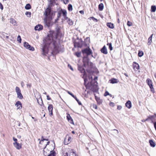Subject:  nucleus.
<instances>
[{
    "label": "nucleus",
    "instance_id": "nucleus-1",
    "mask_svg": "<svg viewBox=\"0 0 156 156\" xmlns=\"http://www.w3.org/2000/svg\"><path fill=\"white\" fill-rule=\"evenodd\" d=\"M59 33V30H58L56 32L50 31V34L43 40L44 44L42 48V54L44 55H46L48 54V48L49 46L52 45L54 47L53 50L56 53H58L60 51V48L59 45H56L54 43L51 44L53 38H57Z\"/></svg>",
    "mask_w": 156,
    "mask_h": 156
},
{
    "label": "nucleus",
    "instance_id": "nucleus-2",
    "mask_svg": "<svg viewBox=\"0 0 156 156\" xmlns=\"http://www.w3.org/2000/svg\"><path fill=\"white\" fill-rule=\"evenodd\" d=\"M44 15L46 16L44 19L45 24L48 27L51 25V20L52 19V14L51 13V9L48 8H47L44 13Z\"/></svg>",
    "mask_w": 156,
    "mask_h": 156
},
{
    "label": "nucleus",
    "instance_id": "nucleus-3",
    "mask_svg": "<svg viewBox=\"0 0 156 156\" xmlns=\"http://www.w3.org/2000/svg\"><path fill=\"white\" fill-rule=\"evenodd\" d=\"M82 52L84 56L85 55L88 56L92 53L91 50L89 48L82 50Z\"/></svg>",
    "mask_w": 156,
    "mask_h": 156
},
{
    "label": "nucleus",
    "instance_id": "nucleus-4",
    "mask_svg": "<svg viewBox=\"0 0 156 156\" xmlns=\"http://www.w3.org/2000/svg\"><path fill=\"white\" fill-rule=\"evenodd\" d=\"M15 90L17 95V97L20 99H22L23 98V96L21 93L20 88L18 87H16Z\"/></svg>",
    "mask_w": 156,
    "mask_h": 156
},
{
    "label": "nucleus",
    "instance_id": "nucleus-5",
    "mask_svg": "<svg viewBox=\"0 0 156 156\" xmlns=\"http://www.w3.org/2000/svg\"><path fill=\"white\" fill-rule=\"evenodd\" d=\"M146 82L149 86V87L151 89V91L152 92H154V89L153 87L152 83L151 80L150 79L148 78L146 80Z\"/></svg>",
    "mask_w": 156,
    "mask_h": 156
},
{
    "label": "nucleus",
    "instance_id": "nucleus-6",
    "mask_svg": "<svg viewBox=\"0 0 156 156\" xmlns=\"http://www.w3.org/2000/svg\"><path fill=\"white\" fill-rule=\"evenodd\" d=\"M78 69L79 71L81 73H83V78L85 77L86 76V73L85 72L84 69L82 66H78Z\"/></svg>",
    "mask_w": 156,
    "mask_h": 156
},
{
    "label": "nucleus",
    "instance_id": "nucleus-7",
    "mask_svg": "<svg viewBox=\"0 0 156 156\" xmlns=\"http://www.w3.org/2000/svg\"><path fill=\"white\" fill-rule=\"evenodd\" d=\"M24 46L27 49H28L30 51H34V48L31 47L27 42H25L24 43Z\"/></svg>",
    "mask_w": 156,
    "mask_h": 156
},
{
    "label": "nucleus",
    "instance_id": "nucleus-8",
    "mask_svg": "<svg viewBox=\"0 0 156 156\" xmlns=\"http://www.w3.org/2000/svg\"><path fill=\"white\" fill-rule=\"evenodd\" d=\"M82 41H76L74 44V46L75 48H81L82 45Z\"/></svg>",
    "mask_w": 156,
    "mask_h": 156
},
{
    "label": "nucleus",
    "instance_id": "nucleus-9",
    "mask_svg": "<svg viewBox=\"0 0 156 156\" xmlns=\"http://www.w3.org/2000/svg\"><path fill=\"white\" fill-rule=\"evenodd\" d=\"M133 68L135 71H137L139 68V66L138 63L134 62L133 63Z\"/></svg>",
    "mask_w": 156,
    "mask_h": 156
},
{
    "label": "nucleus",
    "instance_id": "nucleus-10",
    "mask_svg": "<svg viewBox=\"0 0 156 156\" xmlns=\"http://www.w3.org/2000/svg\"><path fill=\"white\" fill-rule=\"evenodd\" d=\"M48 109L50 112V115H53V105H49L48 107Z\"/></svg>",
    "mask_w": 156,
    "mask_h": 156
},
{
    "label": "nucleus",
    "instance_id": "nucleus-11",
    "mask_svg": "<svg viewBox=\"0 0 156 156\" xmlns=\"http://www.w3.org/2000/svg\"><path fill=\"white\" fill-rule=\"evenodd\" d=\"M15 105L17 107V109H21L22 108V104L20 101H18L16 102Z\"/></svg>",
    "mask_w": 156,
    "mask_h": 156
},
{
    "label": "nucleus",
    "instance_id": "nucleus-12",
    "mask_svg": "<svg viewBox=\"0 0 156 156\" xmlns=\"http://www.w3.org/2000/svg\"><path fill=\"white\" fill-rule=\"evenodd\" d=\"M13 144L14 147L18 150H19L21 148V145L17 142L14 143Z\"/></svg>",
    "mask_w": 156,
    "mask_h": 156
},
{
    "label": "nucleus",
    "instance_id": "nucleus-13",
    "mask_svg": "<svg viewBox=\"0 0 156 156\" xmlns=\"http://www.w3.org/2000/svg\"><path fill=\"white\" fill-rule=\"evenodd\" d=\"M43 27L42 25L38 24L35 27V30H40L43 29Z\"/></svg>",
    "mask_w": 156,
    "mask_h": 156
},
{
    "label": "nucleus",
    "instance_id": "nucleus-14",
    "mask_svg": "<svg viewBox=\"0 0 156 156\" xmlns=\"http://www.w3.org/2000/svg\"><path fill=\"white\" fill-rule=\"evenodd\" d=\"M101 52L104 54H106L108 53L107 49L105 46H104L101 50Z\"/></svg>",
    "mask_w": 156,
    "mask_h": 156
},
{
    "label": "nucleus",
    "instance_id": "nucleus-15",
    "mask_svg": "<svg viewBox=\"0 0 156 156\" xmlns=\"http://www.w3.org/2000/svg\"><path fill=\"white\" fill-rule=\"evenodd\" d=\"M126 106L128 108H130L132 107V104L130 101H128L125 104Z\"/></svg>",
    "mask_w": 156,
    "mask_h": 156
},
{
    "label": "nucleus",
    "instance_id": "nucleus-16",
    "mask_svg": "<svg viewBox=\"0 0 156 156\" xmlns=\"http://www.w3.org/2000/svg\"><path fill=\"white\" fill-rule=\"evenodd\" d=\"M66 20H67L68 23L70 25H72L73 24V21L68 18V17H66Z\"/></svg>",
    "mask_w": 156,
    "mask_h": 156
},
{
    "label": "nucleus",
    "instance_id": "nucleus-17",
    "mask_svg": "<svg viewBox=\"0 0 156 156\" xmlns=\"http://www.w3.org/2000/svg\"><path fill=\"white\" fill-rule=\"evenodd\" d=\"M150 146L153 147H154L155 146V144L153 141L152 140H150L149 141Z\"/></svg>",
    "mask_w": 156,
    "mask_h": 156
},
{
    "label": "nucleus",
    "instance_id": "nucleus-18",
    "mask_svg": "<svg viewBox=\"0 0 156 156\" xmlns=\"http://www.w3.org/2000/svg\"><path fill=\"white\" fill-rule=\"evenodd\" d=\"M61 12L63 16L64 17H66V16L67 14V12L66 10H63L61 9Z\"/></svg>",
    "mask_w": 156,
    "mask_h": 156
},
{
    "label": "nucleus",
    "instance_id": "nucleus-19",
    "mask_svg": "<svg viewBox=\"0 0 156 156\" xmlns=\"http://www.w3.org/2000/svg\"><path fill=\"white\" fill-rule=\"evenodd\" d=\"M153 35V34H152L148 39V44L149 45H150L151 44L152 42V38Z\"/></svg>",
    "mask_w": 156,
    "mask_h": 156
},
{
    "label": "nucleus",
    "instance_id": "nucleus-20",
    "mask_svg": "<svg viewBox=\"0 0 156 156\" xmlns=\"http://www.w3.org/2000/svg\"><path fill=\"white\" fill-rule=\"evenodd\" d=\"M109 81L112 83H116L117 82V80L116 79L112 78L109 80Z\"/></svg>",
    "mask_w": 156,
    "mask_h": 156
},
{
    "label": "nucleus",
    "instance_id": "nucleus-21",
    "mask_svg": "<svg viewBox=\"0 0 156 156\" xmlns=\"http://www.w3.org/2000/svg\"><path fill=\"white\" fill-rule=\"evenodd\" d=\"M103 7L104 5L103 3H101L99 5L98 9L100 11H102L103 9Z\"/></svg>",
    "mask_w": 156,
    "mask_h": 156
},
{
    "label": "nucleus",
    "instance_id": "nucleus-22",
    "mask_svg": "<svg viewBox=\"0 0 156 156\" xmlns=\"http://www.w3.org/2000/svg\"><path fill=\"white\" fill-rule=\"evenodd\" d=\"M155 117V115H150L148 116L147 117V119H150L151 120V122L152 123H153L154 122L152 120V119L153 118Z\"/></svg>",
    "mask_w": 156,
    "mask_h": 156
},
{
    "label": "nucleus",
    "instance_id": "nucleus-23",
    "mask_svg": "<svg viewBox=\"0 0 156 156\" xmlns=\"http://www.w3.org/2000/svg\"><path fill=\"white\" fill-rule=\"evenodd\" d=\"M51 153L49 154L48 156H55L56 154V152L54 151H51Z\"/></svg>",
    "mask_w": 156,
    "mask_h": 156
},
{
    "label": "nucleus",
    "instance_id": "nucleus-24",
    "mask_svg": "<svg viewBox=\"0 0 156 156\" xmlns=\"http://www.w3.org/2000/svg\"><path fill=\"white\" fill-rule=\"evenodd\" d=\"M107 26L109 28H114L113 24L111 23H107Z\"/></svg>",
    "mask_w": 156,
    "mask_h": 156
},
{
    "label": "nucleus",
    "instance_id": "nucleus-25",
    "mask_svg": "<svg viewBox=\"0 0 156 156\" xmlns=\"http://www.w3.org/2000/svg\"><path fill=\"white\" fill-rule=\"evenodd\" d=\"M156 10V6L155 5H152L151 7V11L154 12Z\"/></svg>",
    "mask_w": 156,
    "mask_h": 156
},
{
    "label": "nucleus",
    "instance_id": "nucleus-26",
    "mask_svg": "<svg viewBox=\"0 0 156 156\" xmlns=\"http://www.w3.org/2000/svg\"><path fill=\"white\" fill-rule=\"evenodd\" d=\"M31 8V6L30 4H27L25 6V9H29Z\"/></svg>",
    "mask_w": 156,
    "mask_h": 156
},
{
    "label": "nucleus",
    "instance_id": "nucleus-27",
    "mask_svg": "<svg viewBox=\"0 0 156 156\" xmlns=\"http://www.w3.org/2000/svg\"><path fill=\"white\" fill-rule=\"evenodd\" d=\"M71 137H69V138H68V141L67 142H66V139H65V141H64V144H68L71 141Z\"/></svg>",
    "mask_w": 156,
    "mask_h": 156
},
{
    "label": "nucleus",
    "instance_id": "nucleus-28",
    "mask_svg": "<svg viewBox=\"0 0 156 156\" xmlns=\"http://www.w3.org/2000/svg\"><path fill=\"white\" fill-rule=\"evenodd\" d=\"M10 22L14 25H16V21L13 18H11L10 19Z\"/></svg>",
    "mask_w": 156,
    "mask_h": 156
},
{
    "label": "nucleus",
    "instance_id": "nucleus-29",
    "mask_svg": "<svg viewBox=\"0 0 156 156\" xmlns=\"http://www.w3.org/2000/svg\"><path fill=\"white\" fill-rule=\"evenodd\" d=\"M68 10L69 11H72L73 10V7L72 5L69 4L68 5Z\"/></svg>",
    "mask_w": 156,
    "mask_h": 156
},
{
    "label": "nucleus",
    "instance_id": "nucleus-30",
    "mask_svg": "<svg viewBox=\"0 0 156 156\" xmlns=\"http://www.w3.org/2000/svg\"><path fill=\"white\" fill-rule=\"evenodd\" d=\"M144 55V53L142 51H139L138 53V55L139 57H141Z\"/></svg>",
    "mask_w": 156,
    "mask_h": 156
},
{
    "label": "nucleus",
    "instance_id": "nucleus-31",
    "mask_svg": "<svg viewBox=\"0 0 156 156\" xmlns=\"http://www.w3.org/2000/svg\"><path fill=\"white\" fill-rule=\"evenodd\" d=\"M66 117L67 119L68 120V121H69L70 119H72L70 115L69 114L67 113Z\"/></svg>",
    "mask_w": 156,
    "mask_h": 156
},
{
    "label": "nucleus",
    "instance_id": "nucleus-32",
    "mask_svg": "<svg viewBox=\"0 0 156 156\" xmlns=\"http://www.w3.org/2000/svg\"><path fill=\"white\" fill-rule=\"evenodd\" d=\"M25 15L28 17H30L31 15V13L30 12H26L25 13Z\"/></svg>",
    "mask_w": 156,
    "mask_h": 156
},
{
    "label": "nucleus",
    "instance_id": "nucleus-33",
    "mask_svg": "<svg viewBox=\"0 0 156 156\" xmlns=\"http://www.w3.org/2000/svg\"><path fill=\"white\" fill-rule=\"evenodd\" d=\"M104 95L105 96H106L108 95H109V96H110L111 97H112V95L111 94H109L108 92L107 91H105L104 94Z\"/></svg>",
    "mask_w": 156,
    "mask_h": 156
},
{
    "label": "nucleus",
    "instance_id": "nucleus-34",
    "mask_svg": "<svg viewBox=\"0 0 156 156\" xmlns=\"http://www.w3.org/2000/svg\"><path fill=\"white\" fill-rule=\"evenodd\" d=\"M17 41L20 43L21 42V37L20 36L18 35L17 37Z\"/></svg>",
    "mask_w": 156,
    "mask_h": 156
},
{
    "label": "nucleus",
    "instance_id": "nucleus-35",
    "mask_svg": "<svg viewBox=\"0 0 156 156\" xmlns=\"http://www.w3.org/2000/svg\"><path fill=\"white\" fill-rule=\"evenodd\" d=\"M107 45H109V48L110 50H112V44L111 43H108L107 44Z\"/></svg>",
    "mask_w": 156,
    "mask_h": 156
},
{
    "label": "nucleus",
    "instance_id": "nucleus-36",
    "mask_svg": "<svg viewBox=\"0 0 156 156\" xmlns=\"http://www.w3.org/2000/svg\"><path fill=\"white\" fill-rule=\"evenodd\" d=\"M74 98L75 99L76 101L78 103V104L79 105H81V102L75 96Z\"/></svg>",
    "mask_w": 156,
    "mask_h": 156
},
{
    "label": "nucleus",
    "instance_id": "nucleus-37",
    "mask_svg": "<svg viewBox=\"0 0 156 156\" xmlns=\"http://www.w3.org/2000/svg\"><path fill=\"white\" fill-rule=\"evenodd\" d=\"M62 14V13L61 12V10H60V11H59L58 12V15L57 16L58 17V18L60 17L61 16Z\"/></svg>",
    "mask_w": 156,
    "mask_h": 156
},
{
    "label": "nucleus",
    "instance_id": "nucleus-38",
    "mask_svg": "<svg viewBox=\"0 0 156 156\" xmlns=\"http://www.w3.org/2000/svg\"><path fill=\"white\" fill-rule=\"evenodd\" d=\"M127 25L129 26H131L132 25V23L129 21H128L127 23Z\"/></svg>",
    "mask_w": 156,
    "mask_h": 156
},
{
    "label": "nucleus",
    "instance_id": "nucleus-39",
    "mask_svg": "<svg viewBox=\"0 0 156 156\" xmlns=\"http://www.w3.org/2000/svg\"><path fill=\"white\" fill-rule=\"evenodd\" d=\"M76 55L78 57H79L80 56L81 53L79 52H76Z\"/></svg>",
    "mask_w": 156,
    "mask_h": 156
},
{
    "label": "nucleus",
    "instance_id": "nucleus-40",
    "mask_svg": "<svg viewBox=\"0 0 156 156\" xmlns=\"http://www.w3.org/2000/svg\"><path fill=\"white\" fill-rule=\"evenodd\" d=\"M39 100H37V102H38V104L40 105H41L42 104H43V101H42V100L41 99V98L40 99V100H41V102H40V103H39Z\"/></svg>",
    "mask_w": 156,
    "mask_h": 156
},
{
    "label": "nucleus",
    "instance_id": "nucleus-41",
    "mask_svg": "<svg viewBox=\"0 0 156 156\" xmlns=\"http://www.w3.org/2000/svg\"><path fill=\"white\" fill-rule=\"evenodd\" d=\"M67 92L73 98H74L75 97L73 94L71 93L69 91H67Z\"/></svg>",
    "mask_w": 156,
    "mask_h": 156
},
{
    "label": "nucleus",
    "instance_id": "nucleus-42",
    "mask_svg": "<svg viewBox=\"0 0 156 156\" xmlns=\"http://www.w3.org/2000/svg\"><path fill=\"white\" fill-rule=\"evenodd\" d=\"M68 67L72 71H73V69L72 67V66L69 64H68Z\"/></svg>",
    "mask_w": 156,
    "mask_h": 156
},
{
    "label": "nucleus",
    "instance_id": "nucleus-43",
    "mask_svg": "<svg viewBox=\"0 0 156 156\" xmlns=\"http://www.w3.org/2000/svg\"><path fill=\"white\" fill-rule=\"evenodd\" d=\"M71 124H74V122L72 119H70L69 121Z\"/></svg>",
    "mask_w": 156,
    "mask_h": 156
},
{
    "label": "nucleus",
    "instance_id": "nucleus-44",
    "mask_svg": "<svg viewBox=\"0 0 156 156\" xmlns=\"http://www.w3.org/2000/svg\"><path fill=\"white\" fill-rule=\"evenodd\" d=\"M109 105L113 107L114 106V103L112 102H110Z\"/></svg>",
    "mask_w": 156,
    "mask_h": 156
},
{
    "label": "nucleus",
    "instance_id": "nucleus-45",
    "mask_svg": "<svg viewBox=\"0 0 156 156\" xmlns=\"http://www.w3.org/2000/svg\"><path fill=\"white\" fill-rule=\"evenodd\" d=\"M45 140L46 141H48V139H43L42 140H41V141H40L39 143L41 144L42 141H43L44 140Z\"/></svg>",
    "mask_w": 156,
    "mask_h": 156
},
{
    "label": "nucleus",
    "instance_id": "nucleus-46",
    "mask_svg": "<svg viewBox=\"0 0 156 156\" xmlns=\"http://www.w3.org/2000/svg\"><path fill=\"white\" fill-rule=\"evenodd\" d=\"M154 123V128L156 130V122H153V123Z\"/></svg>",
    "mask_w": 156,
    "mask_h": 156
},
{
    "label": "nucleus",
    "instance_id": "nucleus-47",
    "mask_svg": "<svg viewBox=\"0 0 156 156\" xmlns=\"http://www.w3.org/2000/svg\"><path fill=\"white\" fill-rule=\"evenodd\" d=\"M88 65H90V68H92L93 66V64L91 62H89L88 63Z\"/></svg>",
    "mask_w": 156,
    "mask_h": 156
},
{
    "label": "nucleus",
    "instance_id": "nucleus-48",
    "mask_svg": "<svg viewBox=\"0 0 156 156\" xmlns=\"http://www.w3.org/2000/svg\"><path fill=\"white\" fill-rule=\"evenodd\" d=\"M89 79L90 81H92L93 80V77L92 76H89Z\"/></svg>",
    "mask_w": 156,
    "mask_h": 156
},
{
    "label": "nucleus",
    "instance_id": "nucleus-49",
    "mask_svg": "<svg viewBox=\"0 0 156 156\" xmlns=\"http://www.w3.org/2000/svg\"><path fill=\"white\" fill-rule=\"evenodd\" d=\"M0 8L2 9V10L3 9V6L2 5V4H1V3L0 2Z\"/></svg>",
    "mask_w": 156,
    "mask_h": 156
},
{
    "label": "nucleus",
    "instance_id": "nucleus-50",
    "mask_svg": "<svg viewBox=\"0 0 156 156\" xmlns=\"http://www.w3.org/2000/svg\"><path fill=\"white\" fill-rule=\"evenodd\" d=\"M13 140L15 142V143L17 142V139L16 138H15L14 137H13Z\"/></svg>",
    "mask_w": 156,
    "mask_h": 156
},
{
    "label": "nucleus",
    "instance_id": "nucleus-51",
    "mask_svg": "<svg viewBox=\"0 0 156 156\" xmlns=\"http://www.w3.org/2000/svg\"><path fill=\"white\" fill-rule=\"evenodd\" d=\"M148 120V119H147V118L146 119L144 120V119H143V120H142V122H145V121H147Z\"/></svg>",
    "mask_w": 156,
    "mask_h": 156
},
{
    "label": "nucleus",
    "instance_id": "nucleus-52",
    "mask_svg": "<svg viewBox=\"0 0 156 156\" xmlns=\"http://www.w3.org/2000/svg\"><path fill=\"white\" fill-rule=\"evenodd\" d=\"M90 18L91 19H92V20H96L97 21V20L95 18H94V17H90Z\"/></svg>",
    "mask_w": 156,
    "mask_h": 156
},
{
    "label": "nucleus",
    "instance_id": "nucleus-53",
    "mask_svg": "<svg viewBox=\"0 0 156 156\" xmlns=\"http://www.w3.org/2000/svg\"><path fill=\"white\" fill-rule=\"evenodd\" d=\"M47 100H51V98H50L49 97V96L48 95H47Z\"/></svg>",
    "mask_w": 156,
    "mask_h": 156
},
{
    "label": "nucleus",
    "instance_id": "nucleus-54",
    "mask_svg": "<svg viewBox=\"0 0 156 156\" xmlns=\"http://www.w3.org/2000/svg\"><path fill=\"white\" fill-rule=\"evenodd\" d=\"M27 87H29L30 88V87L31 86V84H27Z\"/></svg>",
    "mask_w": 156,
    "mask_h": 156
},
{
    "label": "nucleus",
    "instance_id": "nucleus-55",
    "mask_svg": "<svg viewBox=\"0 0 156 156\" xmlns=\"http://www.w3.org/2000/svg\"><path fill=\"white\" fill-rule=\"evenodd\" d=\"M21 85L22 87H23V86L24 85V83L23 82H22L21 83Z\"/></svg>",
    "mask_w": 156,
    "mask_h": 156
},
{
    "label": "nucleus",
    "instance_id": "nucleus-56",
    "mask_svg": "<svg viewBox=\"0 0 156 156\" xmlns=\"http://www.w3.org/2000/svg\"><path fill=\"white\" fill-rule=\"evenodd\" d=\"M122 108L121 106H118V109H120Z\"/></svg>",
    "mask_w": 156,
    "mask_h": 156
},
{
    "label": "nucleus",
    "instance_id": "nucleus-57",
    "mask_svg": "<svg viewBox=\"0 0 156 156\" xmlns=\"http://www.w3.org/2000/svg\"><path fill=\"white\" fill-rule=\"evenodd\" d=\"M79 12H80V13H81V14H83V13H84V12H83V10H81V11H79Z\"/></svg>",
    "mask_w": 156,
    "mask_h": 156
},
{
    "label": "nucleus",
    "instance_id": "nucleus-58",
    "mask_svg": "<svg viewBox=\"0 0 156 156\" xmlns=\"http://www.w3.org/2000/svg\"><path fill=\"white\" fill-rule=\"evenodd\" d=\"M93 107L95 108L96 109H97V106L96 105H94Z\"/></svg>",
    "mask_w": 156,
    "mask_h": 156
},
{
    "label": "nucleus",
    "instance_id": "nucleus-59",
    "mask_svg": "<svg viewBox=\"0 0 156 156\" xmlns=\"http://www.w3.org/2000/svg\"><path fill=\"white\" fill-rule=\"evenodd\" d=\"M97 79H98V77L97 76H96L94 78V80H97Z\"/></svg>",
    "mask_w": 156,
    "mask_h": 156
},
{
    "label": "nucleus",
    "instance_id": "nucleus-60",
    "mask_svg": "<svg viewBox=\"0 0 156 156\" xmlns=\"http://www.w3.org/2000/svg\"><path fill=\"white\" fill-rule=\"evenodd\" d=\"M124 74L127 77H128V75L127 74H126V73H124Z\"/></svg>",
    "mask_w": 156,
    "mask_h": 156
},
{
    "label": "nucleus",
    "instance_id": "nucleus-61",
    "mask_svg": "<svg viewBox=\"0 0 156 156\" xmlns=\"http://www.w3.org/2000/svg\"><path fill=\"white\" fill-rule=\"evenodd\" d=\"M49 143H50L49 141H48V142H47L46 145H49Z\"/></svg>",
    "mask_w": 156,
    "mask_h": 156
},
{
    "label": "nucleus",
    "instance_id": "nucleus-62",
    "mask_svg": "<svg viewBox=\"0 0 156 156\" xmlns=\"http://www.w3.org/2000/svg\"><path fill=\"white\" fill-rule=\"evenodd\" d=\"M53 0H50V2H51H51H52V1H53Z\"/></svg>",
    "mask_w": 156,
    "mask_h": 156
},
{
    "label": "nucleus",
    "instance_id": "nucleus-63",
    "mask_svg": "<svg viewBox=\"0 0 156 156\" xmlns=\"http://www.w3.org/2000/svg\"><path fill=\"white\" fill-rule=\"evenodd\" d=\"M6 37L7 39H8L9 38V37L8 36H6Z\"/></svg>",
    "mask_w": 156,
    "mask_h": 156
},
{
    "label": "nucleus",
    "instance_id": "nucleus-64",
    "mask_svg": "<svg viewBox=\"0 0 156 156\" xmlns=\"http://www.w3.org/2000/svg\"><path fill=\"white\" fill-rule=\"evenodd\" d=\"M72 133H73V134H74V133H75V132H74V131H73L72 132Z\"/></svg>",
    "mask_w": 156,
    "mask_h": 156
}]
</instances>
